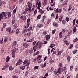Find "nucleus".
I'll return each mask as SVG.
<instances>
[{
	"label": "nucleus",
	"mask_w": 78,
	"mask_h": 78,
	"mask_svg": "<svg viewBox=\"0 0 78 78\" xmlns=\"http://www.w3.org/2000/svg\"><path fill=\"white\" fill-rule=\"evenodd\" d=\"M39 42H38L36 44V45L35 46H34L33 47V50H34V51H36V49H37V47L38 48H40L41 46L39 45Z\"/></svg>",
	"instance_id": "nucleus-3"
},
{
	"label": "nucleus",
	"mask_w": 78,
	"mask_h": 78,
	"mask_svg": "<svg viewBox=\"0 0 78 78\" xmlns=\"http://www.w3.org/2000/svg\"><path fill=\"white\" fill-rule=\"evenodd\" d=\"M39 68V66H35V67H34V70H36V69H37Z\"/></svg>",
	"instance_id": "nucleus-30"
},
{
	"label": "nucleus",
	"mask_w": 78,
	"mask_h": 78,
	"mask_svg": "<svg viewBox=\"0 0 78 78\" xmlns=\"http://www.w3.org/2000/svg\"><path fill=\"white\" fill-rule=\"evenodd\" d=\"M17 42L16 41L13 42L12 44V46L13 47H15L16 45Z\"/></svg>",
	"instance_id": "nucleus-12"
},
{
	"label": "nucleus",
	"mask_w": 78,
	"mask_h": 78,
	"mask_svg": "<svg viewBox=\"0 0 78 78\" xmlns=\"http://www.w3.org/2000/svg\"><path fill=\"white\" fill-rule=\"evenodd\" d=\"M38 3H39V0H38L37 1V2L36 3V7H37L38 5Z\"/></svg>",
	"instance_id": "nucleus-50"
},
{
	"label": "nucleus",
	"mask_w": 78,
	"mask_h": 78,
	"mask_svg": "<svg viewBox=\"0 0 78 78\" xmlns=\"http://www.w3.org/2000/svg\"><path fill=\"white\" fill-rule=\"evenodd\" d=\"M69 17H67L66 19V21H67V22H69Z\"/></svg>",
	"instance_id": "nucleus-58"
},
{
	"label": "nucleus",
	"mask_w": 78,
	"mask_h": 78,
	"mask_svg": "<svg viewBox=\"0 0 78 78\" xmlns=\"http://www.w3.org/2000/svg\"><path fill=\"white\" fill-rule=\"evenodd\" d=\"M27 29H26L25 30H24L23 31V33H26V32H27Z\"/></svg>",
	"instance_id": "nucleus-60"
},
{
	"label": "nucleus",
	"mask_w": 78,
	"mask_h": 78,
	"mask_svg": "<svg viewBox=\"0 0 78 78\" xmlns=\"http://www.w3.org/2000/svg\"><path fill=\"white\" fill-rule=\"evenodd\" d=\"M11 30H10V33H14L15 32V30H13L11 31Z\"/></svg>",
	"instance_id": "nucleus-41"
},
{
	"label": "nucleus",
	"mask_w": 78,
	"mask_h": 78,
	"mask_svg": "<svg viewBox=\"0 0 78 78\" xmlns=\"http://www.w3.org/2000/svg\"><path fill=\"white\" fill-rule=\"evenodd\" d=\"M9 59H10V57L9 56H8L6 59V62H8V61H9Z\"/></svg>",
	"instance_id": "nucleus-13"
},
{
	"label": "nucleus",
	"mask_w": 78,
	"mask_h": 78,
	"mask_svg": "<svg viewBox=\"0 0 78 78\" xmlns=\"http://www.w3.org/2000/svg\"><path fill=\"white\" fill-rule=\"evenodd\" d=\"M22 62V60H19L18 61V63H19V64L20 65V63Z\"/></svg>",
	"instance_id": "nucleus-35"
},
{
	"label": "nucleus",
	"mask_w": 78,
	"mask_h": 78,
	"mask_svg": "<svg viewBox=\"0 0 78 78\" xmlns=\"http://www.w3.org/2000/svg\"><path fill=\"white\" fill-rule=\"evenodd\" d=\"M50 49H48V55H50Z\"/></svg>",
	"instance_id": "nucleus-44"
},
{
	"label": "nucleus",
	"mask_w": 78,
	"mask_h": 78,
	"mask_svg": "<svg viewBox=\"0 0 78 78\" xmlns=\"http://www.w3.org/2000/svg\"><path fill=\"white\" fill-rule=\"evenodd\" d=\"M20 69H21L22 70H25V66H21V67H20Z\"/></svg>",
	"instance_id": "nucleus-18"
},
{
	"label": "nucleus",
	"mask_w": 78,
	"mask_h": 78,
	"mask_svg": "<svg viewBox=\"0 0 78 78\" xmlns=\"http://www.w3.org/2000/svg\"><path fill=\"white\" fill-rule=\"evenodd\" d=\"M60 17L61 18H59V21L60 22H62V17H63L62 16H61Z\"/></svg>",
	"instance_id": "nucleus-20"
},
{
	"label": "nucleus",
	"mask_w": 78,
	"mask_h": 78,
	"mask_svg": "<svg viewBox=\"0 0 78 78\" xmlns=\"http://www.w3.org/2000/svg\"><path fill=\"white\" fill-rule=\"evenodd\" d=\"M73 31V32H76V27H74Z\"/></svg>",
	"instance_id": "nucleus-24"
},
{
	"label": "nucleus",
	"mask_w": 78,
	"mask_h": 78,
	"mask_svg": "<svg viewBox=\"0 0 78 78\" xmlns=\"http://www.w3.org/2000/svg\"><path fill=\"white\" fill-rule=\"evenodd\" d=\"M73 47V44H70V47L69 48V49H72Z\"/></svg>",
	"instance_id": "nucleus-32"
},
{
	"label": "nucleus",
	"mask_w": 78,
	"mask_h": 78,
	"mask_svg": "<svg viewBox=\"0 0 78 78\" xmlns=\"http://www.w3.org/2000/svg\"><path fill=\"white\" fill-rule=\"evenodd\" d=\"M45 37L46 40H47V41H48V40H49V39H50V36L48 35H45Z\"/></svg>",
	"instance_id": "nucleus-5"
},
{
	"label": "nucleus",
	"mask_w": 78,
	"mask_h": 78,
	"mask_svg": "<svg viewBox=\"0 0 78 78\" xmlns=\"http://www.w3.org/2000/svg\"><path fill=\"white\" fill-rule=\"evenodd\" d=\"M29 51V53H32V52H33V49H31Z\"/></svg>",
	"instance_id": "nucleus-53"
},
{
	"label": "nucleus",
	"mask_w": 78,
	"mask_h": 78,
	"mask_svg": "<svg viewBox=\"0 0 78 78\" xmlns=\"http://www.w3.org/2000/svg\"><path fill=\"white\" fill-rule=\"evenodd\" d=\"M41 5V3L40 2H39L38 3V7H37V9H38V10H39L40 9Z\"/></svg>",
	"instance_id": "nucleus-6"
},
{
	"label": "nucleus",
	"mask_w": 78,
	"mask_h": 78,
	"mask_svg": "<svg viewBox=\"0 0 78 78\" xmlns=\"http://www.w3.org/2000/svg\"><path fill=\"white\" fill-rule=\"evenodd\" d=\"M73 68V66H72L70 67V70H72Z\"/></svg>",
	"instance_id": "nucleus-55"
},
{
	"label": "nucleus",
	"mask_w": 78,
	"mask_h": 78,
	"mask_svg": "<svg viewBox=\"0 0 78 78\" xmlns=\"http://www.w3.org/2000/svg\"><path fill=\"white\" fill-rule=\"evenodd\" d=\"M28 11V8H27L25 9V11L23 12V14H26V13Z\"/></svg>",
	"instance_id": "nucleus-14"
},
{
	"label": "nucleus",
	"mask_w": 78,
	"mask_h": 78,
	"mask_svg": "<svg viewBox=\"0 0 78 78\" xmlns=\"http://www.w3.org/2000/svg\"><path fill=\"white\" fill-rule=\"evenodd\" d=\"M31 34V32H29V33H27L25 35V36H30Z\"/></svg>",
	"instance_id": "nucleus-17"
},
{
	"label": "nucleus",
	"mask_w": 78,
	"mask_h": 78,
	"mask_svg": "<svg viewBox=\"0 0 78 78\" xmlns=\"http://www.w3.org/2000/svg\"><path fill=\"white\" fill-rule=\"evenodd\" d=\"M47 64V63L46 62H44V65H43V67H46V64Z\"/></svg>",
	"instance_id": "nucleus-61"
},
{
	"label": "nucleus",
	"mask_w": 78,
	"mask_h": 78,
	"mask_svg": "<svg viewBox=\"0 0 78 78\" xmlns=\"http://www.w3.org/2000/svg\"><path fill=\"white\" fill-rule=\"evenodd\" d=\"M30 64V61H29L28 62H27V64L26 65V66H29Z\"/></svg>",
	"instance_id": "nucleus-38"
},
{
	"label": "nucleus",
	"mask_w": 78,
	"mask_h": 78,
	"mask_svg": "<svg viewBox=\"0 0 78 78\" xmlns=\"http://www.w3.org/2000/svg\"><path fill=\"white\" fill-rule=\"evenodd\" d=\"M5 16V17H6V12H2L0 14V21L2 19H3V17Z\"/></svg>",
	"instance_id": "nucleus-4"
},
{
	"label": "nucleus",
	"mask_w": 78,
	"mask_h": 78,
	"mask_svg": "<svg viewBox=\"0 0 78 78\" xmlns=\"http://www.w3.org/2000/svg\"><path fill=\"white\" fill-rule=\"evenodd\" d=\"M28 7H31V6H32V4H31V2H28Z\"/></svg>",
	"instance_id": "nucleus-16"
},
{
	"label": "nucleus",
	"mask_w": 78,
	"mask_h": 78,
	"mask_svg": "<svg viewBox=\"0 0 78 78\" xmlns=\"http://www.w3.org/2000/svg\"><path fill=\"white\" fill-rule=\"evenodd\" d=\"M6 31H9V33H10V27L7 28L6 29Z\"/></svg>",
	"instance_id": "nucleus-43"
},
{
	"label": "nucleus",
	"mask_w": 78,
	"mask_h": 78,
	"mask_svg": "<svg viewBox=\"0 0 78 78\" xmlns=\"http://www.w3.org/2000/svg\"><path fill=\"white\" fill-rule=\"evenodd\" d=\"M64 42L65 44H66V45H69L70 44H69V42H68V41H67L65 40L64 41Z\"/></svg>",
	"instance_id": "nucleus-10"
},
{
	"label": "nucleus",
	"mask_w": 78,
	"mask_h": 78,
	"mask_svg": "<svg viewBox=\"0 0 78 78\" xmlns=\"http://www.w3.org/2000/svg\"><path fill=\"white\" fill-rule=\"evenodd\" d=\"M7 41H8V37H6L5 39L4 40V41L5 42H7Z\"/></svg>",
	"instance_id": "nucleus-31"
},
{
	"label": "nucleus",
	"mask_w": 78,
	"mask_h": 78,
	"mask_svg": "<svg viewBox=\"0 0 78 78\" xmlns=\"http://www.w3.org/2000/svg\"><path fill=\"white\" fill-rule=\"evenodd\" d=\"M14 69V68H13L12 66H10V70H12Z\"/></svg>",
	"instance_id": "nucleus-59"
},
{
	"label": "nucleus",
	"mask_w": 78,
	"mask_h": 78,
	"mask_svg": "<svg viewBox=\"0 0 78 78\" xmlns=\"http://www.w3.org/2000/svg\"><path fill=\"white\" fill-rule=\"evenodd\" d=\"M62 53V51H59L57 55H58V56L60 55Z\"/></svg>",
	"instance_id": "nucleus-33"
},
{
	"label": "nucleus",
	"mask_w": 78,
	"mask_h": 78,
	"mask_svg": "<svg viewBox=\"0 0 78 78\" xmlns=\"http://www.w3.org/2000/svg\"><path fill=\"white\" fill-rule=\"evenodd\" d=\"M59 36L61 38L62 37V32H61L59 33Z\"/></svg>",
	"instance_id": "nucleus-25"
},
{
	"label": "nucleus",
	"mask_w": 78,
	"mask_h": 78,
	"mask_svg": "<svg viewBox=\"0 0 78 78\" xmlns=\"http://www.w3.org/2000/svg\"><path fill=\"white\" fill-rule=\"evenodd\" d=\"M30 19L29 18L27 20V23H29V22H30Z\"/></svg>",
	"instance_id": "nucleus-48"
},
{
	"label": "nucleus",
	"mask_w": 78,
	"mask_h": 78,
	"mask_svg": "<svg viewBox=\"0 0 78 78\" xmlns=\"http://www.w3.org/2000/svg\"><path fill=\"white\" fill-rule=\"evenodd\" d=\"M42 62V60H39L38 61V64H40V63H41Z\"/></svg>",
	"instance_id": "nucleus-57"
},
{
	"label": "nucleus",
	"mask_w": 78,
	"mask_h": 78,
	"mask_svg": "<svg viewBox=\"0 0 78 78\" xmlns=\"http://www.w3.org/2000/svg\"><path fill=\"white\" fill-rule=\"evenodd\" d=\"M71 59V57H70V56H69L68 57V58H67L68 62H70V59Z\"/></svg>",
	"instance_id": "nucleus-15"
},
{
	"label": "nucleus",
	"mask_w": 78,
	"mask_h": 78,
	"mask_svg": "<svg viewBox=\"0 0 78 78\" xmlns=\"http://www.w3.org/2000/svg\"><path fill=\"white\" fill-rule=\"evenodd\" d=\"M39 12H40V14H43L44 12V11L42 10V9H41L40 10H39Z\"/></svg>",
	"instance_id": "nucleus-9"
},
{
	"label": "nucleus",
	"mask_w": 78,
	"mask_h": 78,
	"mask_svg": "<svg viewBox=\"0 0 78 78\" xmlns=\"http://www.w3.org/2000/svg\"><path fill=\"white\" fill-rule=\"evenodd\" d=\"M71 9H72V7H71V6H69L68 10L69 11H70V10H71Z\"/></svg>",
	"instance_id": "nucleus-54"
},
{
	"label": "nucleus",
	"mask_w": 78,
	"mask_h": 78,
	"mask_svg": "<svg viewBox=\"0 0 78 78\" xmlns=\"http://www.w3.org/2000/svg\"><path fill=\"white\" fill-rule=\"evenodd\" d=\"M65 3L64 4V5H66L67 4V3H68V0H65L64 1Z\"/></svg>",
	"instance_id": "nucleus-36"
},
{
	"label": "nucleus",
	"mask_w": 78,
	"mask_h": 78,
	"mask_svg": "<svg viewBox=\"0 0 78 78\" xmlns=\"http://www.w3.org/2000/svg\"><path fill=\"white\" fill-rule=\"evenodd\" d=\"M16 11H17V7H16L13 10V13H16Z\"/></svg>",
	"instance_id": "nucleus-39"
},
{
	"label": "nucleus",
	"mask_w": 78,
	"mask_h": 78,
	"mask_svg": "<svg viewBox=\"0 0 78 78\" xmlns=\"http://www.w3.org/2000/svg\"><path fill=\"white\" fill-rule=\"evenodd\" d=\"M15 22H16V20H12V25H14V23H15Z\"/></svg>",
	"instance_id": "nucleus-37"
},
{
	"label": "nucleus",
	"mask_w": 78,
	"mask_h": 78,
	"mask_svg": "<svg viewBox=\"0 0 78 78\" xmlns=\"http://www.w3.org/2000/svg\"><path fill=\"white\" fill-rule=\"evenodd\" d=\"M76 53H77V50H74L73 52V54H75Z\"/></svg>",
	"instance_id": "nucleus-49"
},
{
	"label": "nucleus",
	"mask_w": 78,
	"mask_h": 78,
	"mask_svg": "<svg viewBox=\"0 0 78 78\" xmlns=\"http://www.w3.org/2000/svg\"><path fill=\"white\" fill-rule=\"evenodd\" d=\"M12 51V58H15L16 57V54L15 52H16L17 51V48L15 46L11 50Z\"/></svg>",
	"instance_id": "nucleus-2"
},
{
	"label": "nucleus",
	"mask_w": 78,
	"mask_h": 78,
	"mask_svg": "<svg viewBox=\"0 0 78 78\" xmlns=\"http://www.w3.org/2000/svg\"><path fill=\"white\" fill-rule=\"evenodd\" d=\"M6 14L8 15V17H10V12H7L6 13Z\"/></svg>",
	"instance_id": "nucleus-28"
},
{
	"label": "nucleus",
	"mask_w": 78,
	"mask_h": 78,
	"mask_svg": "<svg viewBox=\"0 0 78 78\" xmlns=\"http://www.w3.org/2000/svg\"><path fill=\"white\" fill-rule=\"evenodd\" d=\"M6 69V67L5 66H4L3 68L2 69V70H5Z\"/></svg>",
	"instance_id": "nucleus-56"
},
{
	"label": "nucleus",
	"mask_w": 78,
	"mask_h": 78,
	"mask_svg": "<svg viewBox=\"0 0 78 78\" xmlns=\"http://www.w3.org/2000/svg\"><path fill=\"white\" fill-rule=\"evenodd\" d=\"M41 59V56H40V55H39L38 56L37 58V60L38 61H39V60H40Z\"/></svg>",
	"instance_id": "nucleus-21"
},
{
	"label": "nucleus",
	"mask_w": 78,
	"mask_h": 78,
	"mask_svg": "<svg viewBox=\"0 0 78 78\" xmlns=\"http://www.w3.org/2000/svg\"><path fill=\"white\" fill-rule=\"evenodd\" d=\"M56 13H58L59 12V9H57L55 10Z\"/></svg>",
	"instance_id": "nucleus-52"
},
{
	"label": "nucleus",
	"mask_w": 78,
	"mask_h": 78,
	"mask_svg": "<svg viewBox=\"0 0 78 78\" xmlns=\"http://www.w3.org/2000/svg\"><path fill=\"white\" fill-rule=\"evenodd\" d=\"M6 23H3V28H5V27H6Z\"/></svg>",
	"instance_id": "nucleus-26"
},
{
	"label": "nucleus",
	"mask_w": 78,
	"mask_h": 78,
	"mask_svg": "<svg viewBox=\"0 0 78 78\" xmlns=\"http://www.w3.org/2000/svg\"><path fill=\"white\" fill-rule=\"evenodd\" d=\"M23 47H26V48H28V46H29V45L28 44H26V43H24L23 44Z\"/></svg>",
	"instance_id": "nucleus-7"
},
{
	"label": "nucleus",
	"mask_w": 78,
	"mask_h": 78,
	"mask_svg": "<svg viewBox=\"0 0 78 78\" xmlns=\"http://www.w3.org/2000/svg\"><path fill=\"white\" fill-rule=\"evenodd\" d=\"M55 45V44H52L50 45V47H51V48H52V47H54Z\"/></svg>",
	"instance_id": "nucleus-22"
},
{
	"label": "nucleus",
	"mask_w": 78,
	"mask_h": 78,
	"mask_svg": "<svg viewBox=\"0 0 78 78\" xmlns=\"http://www.w3.org/2000/svg\"><path fill=\"white\" fill-rule=\"evenodd\" d=\"M34 39L33 38H32L30 40V42H32L34 41Z\"/></svg>",
	"instance_id": "nucleus-64"
},
{
	"label": "nucleus",
	"mask_w": 78,
	"mask_h": 78,
	"mask_svg": "<svg viewBox=\"0 0 78 78\" xmlns=\"http://www.w3.org/2000/svg\"><path fill=\"white\" fill-rule=\"evenodd\" d=\"M61 72H63V70L61 69V68H58V70L55 69L54 71V75H59L60 74Z\"/></svg>",
	"instance_id": "nucleus-1"
},
{
	"label": "nucleus",
	"mask_w": 78,
	"mask_h": 78,
	"mask_svg": "<svg viewBox=\"0 0 78 78\" xmlns=\"http://www.w3.org/2000/svg\"><path fill=\"white\" fill-rule=\"evenodd\" d=\"M2 3H3L4 4V3H5V2L4 1H3V2H0V6H2Z\"/></svg>",
	"instance_id": "nucleus-46"
},
{
	"label": "nucleus",
	"mask_w": 78,
	"mask_h": 78,
	"mask_svg": "<svg viewBox=\"0 0 78 78\" xmlns=\"http://www.w3.org/2000/svg\"><path fill=\"white\" fill-rule=\"evenodd\" d=\"M53 26H54V27H58V24L56 22L53 23Z\"/></svg>",
	"instance_id": "nucleus-8"
},
{
	"label": "nucleus",
	"mask_w": 78,
	"mask_h": 78,
	"mask_svg": "<svg viewBox=\"0 0 78 78\" xmlns=\"http://www.w3.org/2000/svg\"><path fill=\"white\" fill-rule=\"evenodd\" d=\"M30 23H28L27 25V28H28L29 27V26H30Z\"/></svg>",
	"instance_id": "nucleus-62"
},
{
	"label": "nucleus",
	"mask_w": 78,
	"mask_h": 78,
	"mask_svg": "<svg viewBox=\"0 0 78 78\" xmlns=\"http://www.w3.org/2000/svg\"><path fill=\"white\" fill-rule=\"evenodd\" d=\"M56 29L53 30L52 32V34H53L56 32Z\"/></svg>",
	"instance_id": "nucleus-27"
},
{
	"label": "nucleus",
	"mask_w": 78,
	"mask_h": 78,
	"mask_svg": "<svg viewBox=\"0 0 78 78\" xmlns=\"http://www.w3.org/2000/svg\"><path fill=\"white\" fill-rule=\"evenodd\" d=\"M62 24H65V23H66V21L63 20L62 21Z\"/></svg>",
	"instance_id": "nucleus-42"
},
{
	"label": "nucleus",
	"mask_w": 78,
	"mask_h": 78,
	"mask_svg": "<svg viewBox=\"0 0 78 78\" xmlns=\"http://www.w3.org/2000/svg\"><path fill=\"white\" fill-rule=\"evenodd\" d=\"M42 27H43V25H42V24H40L38 26V27L39 28H41Z\"/></svg>",
	"instance_id": "nucleus-47"
},
{
	"label": "nucleus",
	"mask_w": 78,
	"mask_h": 78,
	"mask_svg": "<svg viewBox=\"0 0 78 78\" xmlns=\"http://www.w3.org/2000/svg\"><path fill=\"white\" fill-rule=\"evenodd\" d=\"M58 66H59V68H60V69H62V70L63 71H64V69H63L61 68V67H62V63H60V64H59Z\"/></svg>",
	"instance_id": "nucleus-11"
},
{
	"label": "nucleus",
	"mask_w": 78,
	"mask_h": 78,
	"mask_svg": "<svg viewBox=\"0 0 78 78\" xmlns=\"http://www.w3.org/2000/svg\"><path fill=\"white\" fill-rule=\"evenodd\" d=\"M51 19H48V21H47V24H48V25L50 23V22H51Z\"/></svg>",
	"instance_id": "nucleus-19"
},
{
	"label": "nucleus",
	"mask_w": 78,
	"mask_h": 78,
	"mask_svg": "<svg viewBox=\"0 0 78 78\" xmlns=\"http://www.w3.org/2000/svg\"><path fill=\"white\" fill-rule=\"evenodd\" d=\"M13 27L14 29H16V28H17L18 27L17 26V24H15L13 25Z\"/></svg>",
	"instance_id": "nucleus-23"
},
{
	"label": "nucleus",
	"mask_w": 78,
	"mask_h": 78,
	"mask_svg": "<svg viewBox=\"0 0 78 78\" xmlns=\"http://www.w3.org/2000/svg\"><path fill=\"white\" fill-rule=\"evenodd\" d=\"M36 45V41H34L33 42V46H34V45Z\"/></svg>",
	"instance_id": "nucleus-63"
},
{
	"label": "nucleus",
	"mask_w": 78,
	"mask_h": 78,
	"mask_svg": "<svg viewBox=\"0 0 78 78\" xmlns=\"http://www.w3.org/2000/svg\"><path fill=\"white\" fill-rule=\"evenodd\" d=\"M27 61H28V60H25L23 62L24 64H26L27 63Z\"/></svg>",
	"instance_id": "nucleus-45"
},
{
	"label": "nucleus",
	"mask_w": 78,
	"mask_h": 78,
	"mask_svg": "<svg viewBox=\"0 0 78 78\" xmlns=\"http://www.w3.org/2000/svg\"><path fill=\"white\" fill-rule=\"evenodd\" d=\"M29 8L28 9V11L29 12L31 11V7H28Z\"/></svg>",
	"instance_id": "nucleus-40"
},
{
	"label": "nucleus",
	"mask_w": 78,
	"mask_h": 78,
	"mask_svg": "<svg viewBox=\"0 0 78 78\" xmlns=\"http://www.w3.org/2000/svg\"><path fill=\"white\" fill-rule=\"evenodd\" d=\"M41 14L39 15L37 17V20H39L41 18Z\"/></svg>",
	"instance_id": "nucleus-29"
},
{
	"label": "nucleus",
	"mask_w": 78,
	"mask_h": 78,
	"mask_svg": "<svg viewBox=\"0 0 78 78\" xmlns=\"http://www.w3.org/2000/svg\"><path fill=\"white\" fill-rule=\"evenodd\" d=\"M44 35H46V34H47V32H46L45 31H44L43 33H42Z\"/></svg>",
	"instance_id": "nucleus-34"
},
{
	"label": "nucleus",
	"mask_w": 78,
	"mask_h": 78,
	"mask_svg": "<svg viewBox=\"0 0 78 78\" xmlns=\"http://www.w3.org/2000/svg\"><path fill=\"white\" fill-rule=\"evenodd\" d=\"M19 77L18 76H17L16 75L13 76V78H18Z\"/></svg>",
	"instance_id": "nucleus-51"
}]
</instances>
